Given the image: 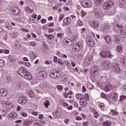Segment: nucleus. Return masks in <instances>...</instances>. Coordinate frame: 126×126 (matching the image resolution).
<instances>
[{
    "label": "nucleus",
    "instance_id": "obj_1",
    "mask_svg": "<svg viewBox=\"0 0 126 126\" xmlns=\"http://www.w3.org/2000/svg\"><path fill=\"white\" fill-rule=\"evenodd\" d=\"M18 73L20 76H22L26 79L29 80L32 79V75L27 71V69L25 67H20L18 70Z\"/></svg>",
    "mask_w": 126,
    "mask_h": 126
},
{
    "label": "nucleus",
    "instance_id": "obj_2",
    "mask_svg": "<svg viewBox=\"0 0 126 126\" xmlns=\"http://www.w3.org/2000/svg\"><path fill=\"white\" fill-rule=\"evenodd\" d=\"M50 76L51 78H53V79H57V78H60L62 73L60 71H51L49 73Z\"/></svg>",
    "mask_w": 126,
    "mask_h": 126
},
{
    "label": "nucleus",
    "instance_id": "obj_3",
    "mask_svg": "<svg viewBox=\"0 0 126 126\" xmlns=\"http://www.w3.org/2000/svg\"><path fill=\"white\" fill-rule=\"evenodd\" d=\"M100 56L101 58H103V59H106V58L112 59V57H113L111 52L108 51L100 52Z\"/></svg>",
    "mask_w": 126,
    "mask_h": 126
},
{
    "label": "nucleus",
    "instance_id": "obj_4",
    "mask_svg": "<svg viewBox=\"0 0 126 126\" xmlns=\"http://www.w3.org/2000/svg\"><path fill=\"white\" fill-rule=\"evenodd\" d=\"M83 48V44L81 43V42H78L77 43H76L74 44V45L73 46V50L74 52H75L76 53H78L81 49Z\"/></svg>",
    "mask_w": 126,
    "mask_h": 126
},
{
    "label": "nucleus",
    "instance_id": "obj_5",
    "mask_svg": "<svg viewBox=\"0 0 126 126\" xmlns=\"http://www.w3.org/2000/svg\"><path fill=\"white\" fill-rule=\"evenodd\" d=\"M37 76L41 80L45 79L48 76V74L45 71H41L37 73Z\"/></svg>",
    "mask_w": 126,
    "mask_h": 126
},
{
    "label": "nucleus",
    "instance_id": "obj_6",
    "mask_svg": "<svg viewBox=\"0 0 126 126\" xmlns=\"http://www.w3.org/2000/svg\"><path fill=\"white\" fill-rule=\"evenodd\" d=\"M92 71V76L94 77V76H96L98 75V73H99V67L97 66H94L91 68Z\"/></svg>",
    "mask_w": 126,
    "mask_h": 126
},
{
    "label": "nucleus",
    "instance_id": "obj_7",
    "mask_svg": "<svg viewBox=\"0 0 126 126\" xmlns=\"http://www.w3.org/2000/svg\"><path fill=\"white\" fill-rule=\"evenodd\" d=\"M101 64L102 67L109 68L111 64V62L109 60H102L101 62Z\"/></svg>",
    "mask_w": 126,
    "mask_h": 126
},
{
    "label": "nucleus",
    "instance_id": "obj_8",
    "mask_svg": "<svg viewBox=\"0 0 126 126\" xmlns=\"http://www.w3.org/2000/svg\"><path fill=\"white\" fill-rule=\"evenodd\" d=\"M27 97L24 96H21L19 98L18 102L19 104H20L21 105H24L27 103Z\"/></svg>",
    "mask_w": 126,
    "mask_h": 126
},
{
    "label": "nucleus",
    "instance_id": "obj_9",
    "mask_svg": "<svg viewBox=\"0 0 126 126\" xmlns=\"http://www.w3.org/2000/svg\"><path fill=\"white\" fill-rule=\"evenodd\" d=\"M63 23L62 24V26L64 27V26H67V25H69L71 22V19L70 18L67 17L63 19Z\"/></svg>",
    "mask_w": 126,
    "mask_h": 126
},
{
    "label": "nucleus",
    "instance_id": "obj_10",
    "mask_svg": "<svg viewBox=\"0 0 126 126\" xmlns=\"http://www.w3.org/2000/svg\"><path fill=\"white\" fill-rule=\"evenodd\" d=\"M86 41L90 47H94V46H95V42H94V40L92 37H88L86 39Z\"/></svg>",
    "mask_w": 126,
    "mask_h": 126
},
{
    "label": "nucleus",
    "instance_id": "obj_11",
    "mask_svg": "<svg viewBox=\"0 0 126 126\" xmlns=\"http://www.w3.org/2000/svg\"><path fill=\"white\" fill-rule=\"evenodd\" d=\"M112 69H113L114 71L119 73V72H121V68H120V66L119 64L114 63L112 65Z\"/></svg>",
    "mask_w": 126,
    "mask_h": 126
},
{
    "label": "nucleus",
    "instance_id": "obj_12",
    "mask_svg": "<svg viewBox=\"0 0 126 126\" xmlns=\"http://www.w3.org/2000/svg\"><path fill=\"white\" fill-rule=\"evenodd\" d=\"M12 11L13 13H14V15L21 17V11L20 10V9L18 8V7H16L15 9H13Z\"/></svg>",
    "mask_w": 126,
    "mask_h": 126
},
{
    "label": "nucleus",
    "instance_id": "obj_13",
    "mask_svg": "<svg viewBox=\"0 0 126 126\" xmlns=\"http://www.w3.org/2000/svg\"><path fill=\"white\" fill-rule=\"evenodd\" d=\"M90 25L93 28H98L99 27V23L97 21H92L90 23Z\"/></svg>",
    "mask_w": 126,
    "mask_h": 126
},
{
    "label": "nucleus",
    "instance_id": "obj_14",
    "mask_svg": "<svg viewBox=\"0 0 126 126\" xmlns=\"http://www.w3.org/2000/svg\"><path fill=\"white\" fill-rule=\"evenodd\" d=\"M109 97L110 99H112L114 101H117V100H118V94L115 93H110Z\"/></svg>",
    "mask_w": 126,
    "mask_h": 126
},
{
    "label": "nucleus",
    "instance_id": "obj_15",
    "mask_svg": "<svg viewBox=\"0 0 126 126\" xmlns=\"http://www.w3.org/2000/svg\"><path fill=\"white\" fill-rule=\"evenodd\" d=\"M1 104L3 107H5L6 108H8V107L9 108H10L12 107V106H11V103H10L8 101H3L2 102Z\"/></svg>",
    "mask_w": 126,
    "mask_h": 126
},
{
    "label": "nucleus",
    "instance_id": "obj_16",
    "mask_svg": "<svg viewBox=\"0 0 126 126\" xmlns=\"http://www.w3.org/2000/svg\"><path fill=\"white\" fill-rule=\"evenodd\" d=\"M0 94L2 97H5L7 95V90L2 89L0 90Z\"/></svg>",
    "mask_w": 126,
    "mask_h": 126
},
{
    "label": "nucleus",
    "instance_id": "obj_17",
    "mask_svg": "<svg viewBox=\"0 0 126 126\" xmlns=\"http://www.w3.org/2000/svg\"><path fill=\"white\" fill-rule=\"evenodd\" d=\"M104 39L107 44H111L113 42L112 37L109 35H106L104 36Z\"/></svg>",
    "mask_w": 126,
    "mask_h": 126
},
{
    "label": "nucleus",
    "instance_id": "obj_18",
    "mask_svg": "<svg viewBox=\"0 0 126 126\" xmlns=\"http://www.w3.org/2000/svg\"><path fill=\"white\" fill-rule=\"evenodd\" d=\"M8 118H10V119H15L16 117H17V113L14 112H11L9 115H8Z\"/></svg>",
    "mask_w": 126,
    "mask_h": 126
},
{
    "label": "nucleus",
    "instance_id": "obj_19",
    "mask_svg": "<svg viewBox=\"0 0 126 126\" xmlns=\"http://www.w3.org/2000/svg\"><path fill=\"white\" fill-rule=\"evenodd\" d=\"M71 43L72 41L67 38L64 39L63 41V44L66 45V46H71Z\"/></svg>",
    "mask_w": 126,
    "mask_h": 126
},
{
    "label": "nucleus",
    "instance_id": "obj_20",
    "mask_svg": "<svg viewBox=\"0 0 126 126\" xmlns=\"http://www.w3.org/2000/svg\"><path fill=\"white\" fill-rule=\"evenodd\" d=\"M103 7L104 9H109V8H111V7L107 1L103 4Z\"/></svg>",
    "mask_w": 126,
    "mask_h": 126
},
{
    "label": "nucleus",
    "instance_id": "obj_21",
    "mask_svg": "<svg viewBox=\"0 0 126 126\" xmlns=\"http://www.w3.org/2000/svg\"><path fill=\"white\" fill-rule=\"evenodd\" d=\"M121 63L122 64H124V65H126V56L122 58Z\"/></svg>",
    "mask_w": 126,
    "mask_h": 126
},
{
    "label": "nucleus",
    "instance_id": "obj_22",
    "mask_svg": "<svg viewBox=\"0 0 126 126\" xmlns=\"http://www.w3.org/2000/svg\"><path fill=\"white\" fill-rule=\"evenodd\" d=\"M104 2V0H94V2L95 4H99L101 5V4H103V2Z\"/></svg>",
    "mask_w": 126,
    "mask_h": 126
},
{
    "label": "nucleus",
    "instance_id": "obj_23",
    "mask_svg": "<svg viewBox=\"0 0 126 126\" xmlns=\"http://www.w3.org/2000/svg\"><path fill=\"white\" fill-rule=\"evenodd\" d=\"M114 41L116 44H119L120 43V36H114Z\"/></svg>",
    "mask_w": 126,
    "mask_h": 126
},
{
    "label": "nucleus",
    "instance_id": "obj_24",
    "mask_svg": "<svg viewBox=\"0 0 126 126\" xmlns=\"http://www.w3.org/2000/svg\"><path fill=\"white\" fill-rule=\"evenodd\" d=\"M44 35L45 36V37H48V38H47L48 40H54V39H55L54 36H50V35H49V34H47L46 33L44 34Z\"/></svg>",
    "mask_w": 126,
    "mask_h": 126
},
{
    "label": "nucleus",
    "instance_id": "obj_25",
    "mask_svg": "<svg viewBox=\"0 0 126 126\" xmlns=\"http://www.w3.org/2000/svg\"><path fill=\"white\" fill-rule=\"evenodd\" d=\"M117 52H118V53H122L123 52V47H122V46H121V45H119L117 47Z\"/></svg>",
    "mask_w": 126,
    "mask_h": 126
},
{
    "label": "nucleus",
    "instance_id": "obj_26",
    "mask_svg": "<svg viewBox=\"0 0 126 126\" xmlns=\"http://www.w3.org/2000/svg\"><path fill=\"white\" fill-rule=\"evenodd\" d=\"M8 59L11 63H14L15 62V59H14L11 55L8 56Z\"/></svg>",
    "mask_w": 126,
    "mask_h": 126
},
{
    "label": "nucleus",
    "instance_id": "obj_27",
    "mask_svg": "<svg viewBox=\"0 0 126 126\" xmlns=\"http://www.w3.org/2000/svg\"><path fill=\"white\" fill-rule=\"evenodd\" d=\"M4 65H5V62L2 59H0V67H2Z\"/></svg>",
    "mask_w": 126,
    "mask_h": 126
},
{
    "label": "nucleus",
    "instance_id": "obj_28",
    "mask_svg": "<svg viewBox=\"0 0 126 126\" xmlns=\"http://www.w3.org/2000/svg\"><path fill=\"white\" fill-rule=\"evenodd\" d=\"M29 96L30 98H34L35 97V93H34L32 91H31L29 93Z\"/></svg>",
    "mask_w": 126,
    "mask_h": 126
},
{
    "label": "nucleus",
    "instance_id": "obj_29",
    "mask_svg": "<svg viewBox=\"0 0 126 126\" xmlns=\"http://www.w3.org/2000/svg\"><path fill=\"white\" fill-rule=\"evenodd\" d=\"M107 2L109 4V6L110 7V8L113 7V6H114V4L115 3L113 1L108 0L107 1Z\"/></svg>",
    "mask_w": 126,
    "mask_h": 126
},
{
    "label": "nucleus",
    "instance_id": "obj_30",
    "mask_svg": "<svg viewBox=\"0 0 126 126\" xmlns=\"http://www.w3.org/2000/svg\"><path fill=\"white\" fill-rule=\"evenodd\" d=\"M81 105H82L83 108H85L86 106H87V100H84L82 102V104Z\"/></svg>",
    "mask_w": 126,
    "mask_h": 126
},
{
    "label": "nucleus",
    "instance_id": "obj_31",
    "mask_svg": "<svg viewBox=\"0 0 126 126\" xmlns=\"http://www.w3.org/2000/svg\"><path fill=\"white\" fill-rule=\"evenodd\" d=\"M43 85V87L44 88H48L49 87V84L48 83V82H47L46 81H44L43 83H42Z\"/></svg>",
    "mask_w": 126,
    "mask_h": 126
},
{
    "label": "nucleus",
    "instance_id": "obj_32",
    "mask_svg": "<svg viewBox=\"0 0 126 126\" xmlns=\"http://www.w3.org/2000/svg\"><path fill=\"white\" fill-rule=\"evenodd\" d=\"M57 89H58V90H59V91H62V90L63 89V86L62 85H57Z\"/></svg>",
    "mask_w": 126,
    "mask_h": 126
},
{
    "label": "nucleus",
    "instance_id": "obj_33",
    "mask_svg": "<svg viewBox=\"0 0 126 126\" xmlns=\"http://www.w3.org/2000/svg\"><path fill=\"white\" fill-rule=\"evenodd\" d=\"M98 107L100 109H104L105 108V104L103 103H100L98 104Z\"/></svg>",
    "mask_w": 126,
    "mask_h": 126
},
{
    "label": "nucleus",
    "instance_id": "obj_34",
    "mask_svg": "<svg viewBox=\"0 0 126 126\" xmlns=\"http://www.w3.org/2000/svg\"><path fill=\"white\" fill-rule=\"evenodd\" d=\"M44 106H45V107H46V108H47L48 106H50V101H49V100H46L44 102Z\"/></svg>",
    "mask_w": 126,
    "mask_h": 126
},
{
    "label": "nucleus",
    "instance_id": "obj_35",
    "mask_svg": "<svg viewBox=\"0 0 126 126\" xmlns=\"http://www.w3.org/2000/svg\"><path fill=\"white\" fill-rule=\"evenodd\" d=\"M63 17H64V14H61L60 16H59V21L60 22L62 21V20L63 19Z\"/></svg>",
    "mask_w": 126,
    "mask_h": 126
},
{
    "label": "nucleus",
    "instance_id": "obj_36",
    "mask_svg": "<svg viewBox=\"0 0 126 126\" xmlns=\"http://www.w3.org/2000/svg\"><path fill=\"white\" fill-rule=\"evenodd\" d=\"M110 125H111V122H110V121H106L104 123L103 126H110Z\"/></svg>",
    "mask_w": 126,
    "mask_h": 126
},
{
    "label": "nucleus",
    "instance_id": "obj_37",
    "mask_svg": "<svg viewBox=\"0 0 126 126\" xmlns=\"http://www.w3.org/2000/svg\"><path fill=\"white\" fill-rule=\"evenodd\" d=\"M101 96L102 98H104V99H106V100L109 101V99H108V97L107 96V95H106L104 94V93H101Z\"/></svg>",
    "mask_w": 126,
    "mask_h": 126
},
{
    "label": "nucleus",
    "instance_id": "obj_38",
    "mask_svg": "<svg viewBox=\"0 0 126 126\" xmlns=\"http://www.w3.org/2000/svg\"><path fill=\"white\" fill-rule=\"evenodd\" d=\"M83 2H82L81 3L82 5L84 7H89L90 6V5H89V3L86 2H85V4H86V6H84V5L83 4Z\"/></svg>",
    "mask_w": 126,
    "mask_h": 126
},
{
    "label": "nucleus",
    "instance_id": "obj_39",
    "mask_svg": "<svg viewBox=\"0 0 126 126\" xmlns=\"http://www.w3.org/2000/svg\"><path fill=\"white\" fill-rule=\"evenodd\" d=\"M57 37H58V38H60V39H62L63 37V34L62 33H58L57 34Z\"/></svg>",
    "mask_w": 126,
    "mask_h": 126
},
{
    "label": "nucleus",
    "instance_id": "obj_40",
    "mask_svg": "<svg viewBox=\"0 0 126 126\" xmlns=\"http://www.w3.org/2000/svg\"><path fill=\"white\" fill-rule=\"evenodd\" d=\"M94 116L95 119H97L98 117H99V113L97 111H95L94 112Z\"/></svg>",
    "mask_w": 126,
    "mask_h": 126
},
{
    "label": "nucleus",
    "instance_id": "obj_41",
    "mask_svg": "<svg viewBox=\"0 0 126 126\" xmlns=\"http://www.w3.org/2000/svg\"><path fill=\"white\" fill-rule=\"evenodd\" d=\"M125 99H126V96H125L124 95H121L120 101H124V100H125Z\"/></svg>",
    "mask_w": 126,
    "mask_h": 126
},
{
    "label": "nucleus",
    "instance_id": "obj_42",
    "mask_svg": "<svg viewBox=\"0 0 126 126\" xmlns=\"http://www.w3.org/2000/svg\"><path fill=\"white\" fill-rule=\"evenodd\" d=\"M30 45L32 47H36V42H31Z\"/></svg>",
    "mask_w": 126,
    "mask_h": 126
},
{
    "label": "nucleus",
    "instance_id": "obj_43",
    "mask_svg": "<svg viewBox=\"0 0 126 126\" xmlns=\"http://www.w3.org/2000/svg\"><path fill=\"white\" fill-rule=\"evenodd\" d=\"M41 23H42V24H45V23H46V22H47V20L45 19H42L41 20Z\"/></svg>",
    "mask_w": 126,
    "mask_h": 126
},
{
    "label": "nucleus",
    "instance_id": "obj_44",
    "mask_svg": "<svg viewBox=\"0 0 126 126\" xmlns=\"http://www.w3.org/2000/svg\"><path fill=\"white\" fill-rule=\"evenodd\" d=\"M22 31H23V32H29V30L28 29H21Z\"/></svg>",
    "mask_w": 126,
    "mask_h": 126
},
{
    "label": "nucleus",
    "instance_id": "obj_45",
    "mask_svg": "<svg viewBox=\"0 0 126 126\" xmlns=\"http://www.w3.org/2000/svg\"><path fill=\"white\" fill-rule=\"evenodd\" d=\"M112 112L113 113V115H115V116H117L118 115V112L114 110H112Z\"/></svg>",
    "mask_w": 126,
    "mask_h": 126
},
{
    "label": "nucleus",
    "instance_id": "obj_46",
    "mask_svg": "<svg viewBox=\"0 0 126 126\" xmlns=\"http://www.w3.org/2000/svg\"><path fill=\"white\" fill-rule=\"evenodd\" d=\"M39 88H40V89H44V86L43 85V84H40L39 85Z\"/></svg>",
    "mask_w": 126,
    "mask_h": 126
},
{
    "label": "nucleus",
    "instance_id": "obj_47",
    "mask_svg": "<svg viewBox=\"0 0 126 126\" xmlns=\"http://www.w3.org/2000/svg\"><path fill=\"white\" fill-rule=\"evenodd\" d=\"M77 23L79 25V26H82L83 25V24H82V22L80 21H78Z\"/></svg>",
    "mask_w": 126,
    "mask_h": 126
},
{
    "label": "nucleus",
    "instance_id": "obj_48",
    "mask_svg": "<svg viewBox=\"0 0 126 126\" xmlns=\"http://www.w3.org/2000/svg\"><path fill=\"white\" fill-rule=\"evenodd\" d=\"M58 63L59 64H61V65L63 64V62H62V60H60V59L58 60Z\"/></svg>",
    "mask_w": 126,
    "mask_h": 126
},
{
    "label": "nucleus",
    "instance_id": "obj_49",
    "mask_svg": "<svg viewBox=\"0 0 126 126\" xmlns=\"http://www.w3.org/2000/svg\"><path fill=\"white\" fill-rule=\"evenodd\" d=\"M86 100L85 101H88V100H89V95H88V94H86Z\"/></svg>",
    "mask_w": 126,
    "mask_h": 126
},
{
    "label": "nucleus",
    "instance_id": "obj_50",
    "mask_svg": "<svg viewBox=\"0 0 126 126\" xmlns=\"http://www.w3.org/2000/svg\"><path fill=\"white\" fill-rule=\"evenodd\" d=\"M45 63H46V64H51L52 63V61L47 60L45 62Z\"/></svg>",
    "mask_w": 126,
    "mask_h": 126
},
{
    "label": "nucleus",
    "instance_id": "obj_51",
    "mask_svg": "<svg viewBox=\"0 0 126 126\" xmlns=\"http://www.w3.org/2000/svg\"><path fill=\"white\" fill-rule=\"evenodd\" d=\"M83 96H81L80 99V100H84L85 99H86V96H85V95H82Z\"/></svg>",
    "mask_w": 126,
    "mask_h": 126
},
{
    "label": "nucleus",
    "instance_id": "obj_52",
    "mask_svg": "<svg viewBox=\"0 0 126 126\" xmlns=\"http://www.w3.org/2000/svg\"><path fill=\"white\" fill-rule=\"evenodd\" d=\"M89 124V122H85V123H84L83 124V126H88V124Z\"/></svg>",
    "mask_w": 126,
    "mask_h": 126
},
{
    "label": "nucleus",
    "instance_id": "obj_53",
    "mask_svg": "<svg viewBox=\"0 0 126 126\" xmlns=\"http://www.w3.org/2000/svg\"><path fill=\"white\" fill-rule=\"evenodd\" d=\"M4 54H9V50H4Z\"/></svg>",
    "mask_w": 126,
    "mask_h": 126
},
{
    "label": "nucleus",
    "instance_id": "obj_54",
    "mask_svg": "<svg viewBox=\"0 0 126 126\" xmlns=\"http://www.w3.org/2000/svg\"><path fill=\"white\" fill-rule=\"evenodd\" d=\"M53 61H54V62H55V63H57V62H58V57L54 56Z\"/></svg>",
    "mask_w": 126,
    "mask_h": 126
},
{
    "label": "nucleus",
    "instance_id": "obj_55",
    "mask_svg": "<svg viewBox=\"0 0 126 126\" xmlns=\"http://www.w3.org/2000/svg\"><path fill=\"white\" fill-rule=\"evenodd\" d=\"M22 116H23V117H27V114L26 113L22 112L21 113Z\"/></svg>",
    "mask_w": 126,
    "mask_h": 126
},
{
    "label": "nucleus",
    "instance_id": "obj_56",
    "mask_svg": "<svg viewBox=\"0 0 126 126\" xmlns=\"http://www.w3.org/2000/svg\"><path fill=\"white\" fill-rule=\"evenodd\" d=\"M17 87H19V88H22V87H23V85L22 84H19L17 85Z\"/></svg>",
    "mask_w": 126,
    "mask_h": 126
},
{
    "label": "nucleus",
    "instance_id": "obj_57",
    "mask_svg": "<svg viewBox=\"0 0 126 126\" xmlns=\"http://www.w3.org/2000/svg\"><path fill=\"white\" fill-rule=\"evenodd\" d=\"M43 118H44V116L42 114L39 115V119H40V120H43Z\"/></svg>",
    "mask_w": 126,
    "mask_h": 126
},
{
    "label": "nucleus",
    "instance_id": "obj_58",
    "mask_svg": "<svg viewBox=\"0 0 126 126\" xmlns=\"http://www.w3.org/2000/svg\"><path fill=\"white\" fill-rule=\"evenodd\" d=\"M63 9H64V10H65L66 11H67L68 10H69V8H68V7H63Z\"/></svg>",
    "mask_w": 126,
    "mask_h": 126
},
{
    "label": "nucleus",
    "instance_id": "obj_59",
    "mask_svg": "<svg viewBox=\"0 0 126 126\" xmlns=\"http://www.w3.org/2000/svg\"><path fill=\"white\" fill-rule=\"evenodd\" d=\"M76 119L77 121H81L82 120V118H81L80 117H76Z\"/></svg>",
    "mask_w": 126,
    "mask_h": 126
},
{
    "label": "nucleus",
    "instance_id": "obj_60",
    "mask_svg": "<svg viewBox=\"0 0 126 126\" xmlns=\"http://www.w3.org/2000/svg\"><path fill=\"white\" fill-rule=\"evenodd\" d=\"M48 32H49V33H53V32H54V29H50Z\"/></svg>",
    "mask_w": 126,
    "mask_h": 126
},
{
    "label": "nucleus",
    "instance_id": "obj_61",
    "mask_svg": "<svg viewBox=\"0 0 126 126\" xmlns=\"http://www.w3.org/2000/svg\"><path fill=\"white\" fill-rule=\"evenodd\" d=\"M32 18H33L34 19H36L37 18V15L36 14H35V15H32Z\"/></svg>",
    "mask_w": 126,
    "mask_h": 126
},
{
    "label": "nucleus",
    "instance_id": "obj_62",
    "mask_svg": "<svg viewBox=\"0 0 126 126\" xmlns=\"http://www.w3.org/2000/svg\"><path fill=\"white\" fill-rule=\"evenodd\" d=\"M32 114L34 116H38V112H32Z\"/></svg>",
    "mask_w": 126,
    "mask_h": 126
},
{
    "label": "nucleus",
    "instance_id": "obj_63",
    "mask_svg": "<svg viewBox=\"0 0 126 126\" xmlns=\"http://www.w3.org/2000/svg\"><path fill=\"white\" fill-rule=\"evenodd\" d=\"M72 108H73V107H72V106H71V105H70L67 107L68 110H72Z\"/></svg>",
    "mask_w": 126,
    "mask_h": 126
},
{
    "label": "nucleus",
    "instance_id": "obj_64",
    "mask_svg": "<svg viewBox=\"0 0 126 126\" xmlns=\"http://www.w3.org/2000/svg\"><path fill=\"white\" fill-rule=\"evenodd\" d=\"M54 23H51V24H50L48 26L49 27H53V26H54Z\"/></svg>",
    "mask_w": 126,
    "mask_h": 126
}]
</instances>
